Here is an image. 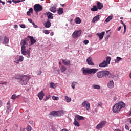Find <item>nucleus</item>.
<instances>
[{"mask_svg":"<svg viewBox=\"0 0 131 131\" xmlns=\"http://www.w3.org/2000/svg\"><path fill=\"white\" fill-rule=\"evenodd\" d=\"M28 42H30L29 38H26L20 41L21 47V52L22 55L24 56H26L27 55V58H30V48L29 50H26V46L28 45Z\"/></svg>","mask_w":131,"mask_h":131,"instance_id":"obj_1","label":"nucleus"},{"mask_svg":"<svg viewBox=\"0 0 131 131\" xmlns=\"http://www.w3.org/2000/svg\"><path fill=\"white\" fill-rule=\"evenodd\" d=\"M125 107V103L123 102H119L118 103L115 104L113 107V112L114 113H119L120 110L122 108Z\"/></svg>","mask_w":131,"mask_h":131,"instance_id":"obj_2","label":"nucleus"},{"mask_svg":"<svg viewBox=\"0 0 131 131\" xmlns=\"http://www.w3.org/2000/svg\"><path fill=\"white\" fill-rule=\"evenodd\" d=\"M98 70H99L98 69L82 68V71L84 75H86V74H95Z\"/></svg>","mask_w":131,"mask_h":131,"instance_id":"obj_3","label":"nucleus"},{"mask_svg":"<svg viewBox=\"0 0 131 131\" xmlns=\"http://www.w3.org/2000/svg\"><path fill=\"white\" fill-rule=\"evenodd\" d=\"M110 74V72L109 71H101L97 73V76L98 78H103L104 77H107V76H109Z\"/></svg>","mask_w":131,"mask_h":131,"instance_id":"obj_4","label":"nucleus"},{"mask_svg":"<svg viewBox=\"0 0 131 131\" xmlns=\"http://www.w3.org/2000/svg\"><path fill=\"white\" fill-rule=\"evenodd\" d=\"M19 78L20 79V83L22 85H26L29 80V77L27 75L20 76Z\"/></svg>","mask_w":131,"mask_h":131,"instance_id":"obj_5","label":"nucleus"},{"mask_svg":"<svg viewBox=\"0 0 131 131\" xmlns=\"http://www.w3.org/2000/svg\"><path fill=\"white\" fill-rule=\"evenodd\" d=\"M34 10L36 13L40 12L42 11V6L40 4H36L34 6Z\"/></svg>","mask_w":131,"mask_h":131,"instance_id":"obj_6","label":"nucleus"},{"mask_svg":"<svg viewBox=\"0 0 131 131\" xmlns=\"http://www.w3.org/2000/svg\"><path fill=\"white\" fill-rule=\"evenodd\" d=\"M107 124V121H102L100 122L97 126L96 128L97 129H100V128H103L105 125Z\"/></svg>","mask_w":131,"mask_h":131,"instance_id":"obj_7","label":"nucleus"},{"mask_svg":"<svg viewBox=\"0 0 131 131\" xmlns=\"http://www.w3.org/2000/svg\"><path fill=\"white\" fill-rule=\"evenodd\" d=\"M15 60L14 61V63H17V64H19V62H23L24 60V58L23 56H17L15 57Z\"/></svg>","mask_w":131,"mask_h":131,"instance_id":"obj_8","label":"nucleus"},{"mask_svg":"<svg viewBox=\"0 0 131 131\" xmlns=\"http://www.w3.org/2000/svg\"><path fill=\"white\" fill-rule=\"evenodd\" d=\"M81 30L79 31H76L72 34V36L73 38H76V37H79L81 34Z\"/></svg>","mask_w":131,"mask_h":131,"instance_id":"obj_9","label":"nucleus"},{"mask_svg":"<svg viewBox=\"0 0 131 131\" xmlns=\"http://www.w3.org/2000/svg\"><path fill=\"white\" fill-rule=\"evenodd\" d=\"M82 106L83 107H85V108L86 109V110H90V103L85 101L82 103Z\"/></svg>","mask_w":131,"mask_h":131,"instance_id":"obj_10","label":"nucleus"},{"mask_svg":"<svg viewBox=\"0 0 131 131\" xmlns=\"http://www.w3.org/2000/svg\"><path fill=\"white\" fill-rule=\"evenodd\" d=\"M107 86L108 89H113L114 88V82L111 80L107 83Z\"/></svg>","mask_w":131,"mask_h":131,"instance_id":"obj_11","label":"nucleus"},{"mask_svg":"<svg viewBox=\"0 0 131 131\" xmlns=\"http://www.w3.org/2000/svg\"><path fill=\"white\" fill-rule=\"evenodd\" d=\"M28 38L30 39L31 43L30 44V46H32V45H34V43L36 42V40H35L33 36H29Z\"/></svg>","mask_w":131,"mask_h":131,"instance_id":"obj_12","label":"nucleus"},{"mask_svg":"<svg viewBox=\"0 0 131 131\" xmlns=\"http://www.w3.org/2000/svg\"><path fill=\"white\" fill-rule=\"evenodd\" d=\"M97 36H99L100 40H102L104 37V35H105V32H102L101 33H97L96 34Z\"/></svg>","mask_w":131,"mask_h":131,"instance_id":"obj_13","label":"nucleus"},{"mask_svg":"<svg viewBox=\"0 0 131 131\" xmlns=\"http://www.w3.org/2000/svg\"><path fill=\"white\" fill-rule=\"evenodd\" d=\"M45 15L47 16L48 19H54V16H53V14L50 12H47L45 13Z\"/></svg>","mask_w":131,"mask_h":131,"instance_id":"obj_14","label":"nucleus"},{"mask_svg":"<svg viewBox=\"0 0 131 131\" xmlns=\"http://www.w3.org/2000/svg\"><path fill=\"white\" fill-rule=\"evenodd\" d=\"M62 61V63L66 66H69L70 65V60L68 59H61Z\"/></svg>","mask_w":131,"mask_h":131,"instance_id":"obj_15","label":"nucleus"},{"mask_svg":"<svg viewBox=\"0 0 131 131\" xmlns=\"http://www.w3.org/2000/svg\"><path fill=\"white\" fill-rule=\"evenodd\" d=\"M86 62H87L88 65H90V66H94L95 65L94 62H93V61H92V58L91 57H89L86 59Z\"/></svg>","mask_w":131,"mask_h":131,"instance_id":"obj_16","label":"nucleus"},{"mask_svg":"<svg viewBox=\"0 0 131 131\" xmlns=\"http://www.w3.org/2000/svg\"><path fill=\"white\" fill-rule=\"evenodd\" d=\"M38 97L39 100H42L43 99V97H45V93H43V91H41L38 94Z\"/></svg>","mask_w":131,"mask_h":131,"instance_id":"obj_17","label":"nucleus"},{"mask_svg":"<svg viewBox=\"0 0 131 131\" xmlns=\"http://www.w3.org/2000/svg\"><path fill=\"white\" fill-rule=\"evenodd\" d=\"M99 67L100 68H104V67H108V64L106 62V60L103 61L102 62L100 63L99 65Z\"/></svg>","mask_w":131,"mask_h":131,"instance_id":"obj_18","label":"nucleus"},{"mask_svg":"<svg viewBox=\"0 0 131 131\" xmlns=\"http://www.w3.org/2000/svg\"><path fill=\"white\" fill-rule=\"evenodd\" d=\"M97 9L99 10H102L103 9V7H104V5H103V4L101 3V2H98L97 3Z\"/></svg>","mask_w":131,"mask_h":131,"instance_id":"obj_19","label":"nucleus"},{"mask_svg":"<svg viewBox=\"0 0 131 131\" xmlns=\"http://www.w3.org/2000/svg\"><path fill=\"white\" fill-rule=\"evenodd\" d=\"M100 20V15H98L94 17L92 19L93 23H95V22H97V21H99Z\"/></svg>","mask_w":131,"mask_h":131,"instance_id":"obj_20","label":"nucleus"},{"mask_svg":"<svg viewBox=\"0 0 131 131\" xmlns=\"http://www.w3.org/2000/svg\"><path fill=\"white\" fill-rule=\"evenodd\" d=\"M45 26L46 28H50V27H51V22L49 19H47V21L45 23Z\"/></svg>","mask_w":131,"mask_h":131,"instance_id":"obj_21","label":"nucleus"},{"mask_svg":"<svg viewBox=\"0 0 131 131\" xmlns=\"http://www.w3.org/2000/svg\"><path fill=\"white\" fill-rule=\"evenodd\" d=\"M65 113V111L64 110L57 111V116H61Z\"/></svg>","mask_w":131,"mask_h":131,"instance_id":"obj_22","label":"nucleus"},{"mask_svg":"<svg viewBox=\"0 0 131 131\" xmlns=\"http://www.w3.org/2000/svg\"><path fill=\"white\" fill-rule=\"evenodd\" d=\"M74 22L76 23V24H80L81 23V20L79 17H77L74 19Z\"/></svg>","mask_w":131,"mask_h":131,"instance_id":"obj_23","label":"nucleus"},{"mask_svg":"<svg viewBox=\"0 0 131 131\" xmlns=\"http://www.w3.org/2000/svg\"><path fill=\"white\" fill-rule=\"evenodd\" d=\"M9 38H8L7 36H5L4 37L3 43L4 45L6 43H8V42H9Z\"/></svg>","mask_w":131,"mask_h":131,"instance_id":"obj_24","label":"nucleus"},{"mask_svg":"<svg viewBox=\"0 0 131 131\" xmlns=\"http://www.w3.org/2000/svg\"><path fill=\"white\" fill-rule=\"evenodd\" d=\"M58 15H62L64 13V9L62 8H59L58 10Z\"/></svg>","mask_w":131,"mask_h":131,"instance_id":"obj_25","label":"nucleus"},{"mask_svg":"<svg viewBox=\"0 0 131 131\" xmlns=\"http://www.w3.org/2000/svg\"><path fill=\"white\" fill-rule=\"evenodd\" d=\"M75 117L78 120H83V119H84V117L79 115L75 116Z\"/></svg>","mask_w":131,"mask_h":131,"instance_id":"obj_26","label":"nucleus"},{"mask_svg":"<svg viewBox=\"0 0 131 131\" xmlns=\"http://www.w3.org/2000/svg\"><path fill=\"white\" fill-rule=\"evenodd\" d=\"M120 23H121V24H122V25H123L124 26V33L123 34H124L126 31V25L124 24V23H123V21L122 20L120 21Z\"/></svg>","mask_w":131,"mask_h":131,"instance_id":"obj_27","label":"nucleus"},{"mask_svg":"<svg viewBox=\"0 0 131 131\" xmlns=\"http://www.w3.org/2000/svg\"><path fill=\"white\" fill-rule=\"evenodd\" d=\"M122 60V58L120 57H117L116 59L115 60V62L116 64H118L119 63V61H121Z\"/></svg>","mask_w":131,"mask_h":131,"instance_id":"obj_28","label":"nucleus"},{"mask_svg":"<svg viewBox=\"0 0 131 131\" xmlns=\"http://www.w3.org/2000/svg\"><path fill=\"white\" fill-rule=\"evenodd\" d=\"M112 19H113V17L110 15L105 19V22H106V23L110 22V21H111Z\"/></svg>","mask_w":131,"mask_h":131,"instance_id":"obj_29","label":"nucleus"},{"mask_svg":"<svg viewBox=\"0 0 131 131\" xmlns=\"http://www.w3.org/2000/svg\"><path fill=\"white\" fill-rule=\"evenodd\" d=\"M91 10L92 11V12H97V11H98V8H97V6L94 5Z\"/></svg>","mask_w":131,"mask_h":131,"instance_id":"obj_30","label":"nucleus"},{"mask_svg":"<svg viewBox=\"0 0 131 131\" xmlns=\"http://www.w3.org/2000/svg\"><path fill=\"white\" fill-rule=\"evenodd\" d=\"M110 61H111V57L108 56L106 58V63H107V65L110 64Z\"/></svg>","mask_w":131,"mask_h":131,"instance_id":"obj_31","label":"nucleus"},{"mask_svg":"<svg viewBox=\"0 0 131 131\" xmlns=\"http://www.w3.org/2000/svg\"><path fill=\"white\" fill-rule=\"evenodd\" d=\"M51 114L53 116H58V112L57 111H53L51 112Z\"/></svg>","mask_w":131,"mask_h":131,"instance_id":"obj_32","label":"nucleus"},{"mask_svg":"<svg viewBox=\"0 0 131 131\" xmlns=\"http://www.w3.org/2000/svg\"><path fill=\"white\" fill-rule=\"evenodd\" d=\"M67 69V68H66V67L65 66H62L60 70H61V72L63 73V72H65V71H66Z\"/></svg>","mask_w":131,"mask_h":131,"instance_id":"obj_33","label":"nucleus"},{"mask_svg":"<svg viewBox=\"0 0 131 131\" xmlns=\"http://www.w3.org/2000/svg\"><path fill=\"white\" fill-rule=\"evenodd\" d=\"M73 124L75 125V126H79V123L76 121V119H74V121L73 122Z\"/></svg>","mask_w":131,"mask_h":131,"instance_id":"obj_34","label":"nucleus"},{"mask_svg":"<svg viewBox=\"0 0 131 131\" xmlns=\"http://www.w3.org/2000/svg\"><path fill=\"white\" fill-rule=\"evenodd\" d=\"M93 89H96V90H100L101 86L99 85L94 84L93 86Z\"/></svg>","mask_w":131,"mask_h":131,"instance_id":"obj_35","label":"nucleus"},{"mask_svg":"<svg viewBox=\"0 0 131 131\" xmlns=\"http://www.w3.org/2000/svg\"><path fill=\"white\" fill-rule=\"evenodd\" d=\"M50 87L52 89H56V84L53 82L50 83Z\"/></svg>","mask_w":131,"mask_h":131,"instance_id":"obj_36","label":"nucleus"},{"mask_svg":"<svg viewBox=\"0 0 131 131\" xmlns=\"http://www.w3.org/2000/svg\"><path fill=\"white\" fill-rule=\"evenodd\" d=\"M65 99L66 100V102H67L68 103H70V102H71V98L68 97V96H65Z\"/></svg>","mask_w":131,"mask_h":131,"instance_id":"obj_37","label":"nucleus"},{"mask_svg":"<svg viewBox=\"0 0 131 131\" xmlns=\"http://www.w3.org/2000/svg\"><path fill=\"white\" fill-rule=\"evenodd\" d=\"M50 12H52V13H56V8L51 7L50 8Z\"/></svg>","mask_w":131,"mask_h":131,"instance_id":"obj_38","label":"nucleus"},{"mask_svg":"<svg viewBox=\"0 0 131 131\" xmlns=\"http://www.w3.org/2000/svg\"><path fill=\"white\" fill-rule=\"evenodd\" d=\"M18 97H19V95L17 96L16 95V94H13L11 96V99L12 100H16V99H17V98H18Z\"/></svg>","mask_w":131,"mask_h":131,"instance_id":"obj_39","label":"nucleus"},{"mask_svg":"<svg viewBox=\"0 0 131 131\" xmlns=\"http://www.w3.org/2000/svg\"><path fill=\"white\" fill-rule=\"evenodd\" d=\"M75 84H77V82H73L71 86L73 90L75 89Z\"/></svg>","mask_w":131,"mask_h":131,"instance_id":"obj_40","label":"nucleus"},{"mask_svg":"<svg viewBox=\"0 0 131 131\" xmlns=\"http://www.w3.org/2000/svg\"><path fill=\"white\" fill-rule=\"evenodd\" d=\"M26 129L27 131H31L32 130V128L31 127V126L28 125Z\"/></svg>","mask_w":131,"mask_h":131,"instance_id":"obj_41","label":"nucleus"},{"mask_svg":"<svg viewBox=\"0 0 131 131\" xmlns=\"http://www.w3.org/2000/svg\"><path fill=\"white\" fill-rule=\"evenodd\" d=\"M52 99H53V100H55V101H58V100H59V97H56V96L53 95L52 96Z\"/></svg>","mask_w":131,"mask_h":131,"instance_id":"obj_42","label":"nucleus"},{"mask_svg":"<svg viewBox=\"0 0 131 131\" xmlns=\"http://www.w3.org/2000/svg\"><path fill=\"white\" fill-rule=\"evenodd\" d=\"M43 33H45V34H50V32L48 30H44L43 31Z\"/></svg>","mask_w":131,"mask_h":131,"instance_id":"obj_43","label":"nucleus"},{"mask_svg":"<svg viewBox=\"0 0 131 131\" xmlns=\"http://www.w3.org/2000/svg\"><path fill=\"white\" fill-rule=\"evenodd\" d=\"M109 78L114 79L115 77V75H114L113 74H109Z\"/></svg>","mask_w":131,"mask_h":131,"instance_id":"obj_44","label":"nucleus"},{"mask_svg":"<svg viewBox=\"0 0 131 131\" xmlns=\"http://www.w3.org/2000/svg\"><path fill=\"white\" fill-rule=\"evenodd\" d=\"M50 99V95L49 96H46V99H44L45 101H47V100H49Z\"/></svg>","mask_w":131,"mask_h":131,"instance_id":"obj_45","label":"nucleus"},{"mask_svg":"<svg viewBox=\"0 0 131 131\" xmlns=\"http://www.w3.org/2000/svg\"><path fill=\"white\" fill-rule=\"evenodd\" d=\"M83 43H84V45H88V43H89V40H84Z\"/></svg>","mask_w":131,"mask_h":131,"instance_id":"obj_46","label":"nucleus"},{"mask_svg":"<svg viewBox=\"0 0 131 131\" xmlns=\"http://www.w3.org/2000/svg\"><path fill=\"white\" fill-rule=\"evenodd\" d=\"M29 12L30 13H33V9H32V8H30V9H29Z\"/></svg>","mask_w":131,"mask_h":131,"instance_id":"obj_47","label":"nucleus"},{"mask_svg":"<svg viewBox=\"0 0 131 131\" xmlns=\"http://www.w3.org/2000/svg\"><path fill=\"white\" fill-rule=\"evenodd\" d=\"M125 129H127V130H129V127L128 125H125Z\"/></svg>","mask_w":131,"mask_h":131,"instance_id":"obj_48","label":"nucleus"},{"mask_svg":"<svg viewBox=\"0 0 131 131\" xmlns=\"http://www.w3.org/2000/svg\"><path fill=\"white\" fill-rule=\"evenodd\" d=\"M7 82H4L2 83H0V84H2V85H7Z\"/></svg>","mask_w":131,"mask_h":131,"instance_id":"obj_49","label":"nucleus"},{"mask_svg":"<svg viewBox=\"0 0 131 131\" xmlns=\"http://www.w3.org/2000/svg\"><path fill=\"white\" fill-rule=\"evenodd\" d=\"M20 27H21V28H25L26 27H25V25L24 24H22L20 26Z\"/></svg>","mask_w":131,"mask_h":131,"instance_id":"obj_50","label":"nucleus"},{"mask_svg":"<svg viewBox=\"0 0 131 131\" xmlns=\"http://www.w3.org/2000/svg\"><path fill=\"white\" fill-rule=\"evenodd\" d=\"M102 105H103V103H102L101 102H99L98 103V107H101Z\"/></svg>","mask_w":131,"mask_h":131,"instance_id":"obj_51","label":"nucleus"},{"mask_svg":"<svg viewBox=\"0 0 131 131\" xmlns=\"http://www.w3.org/2000/svg\"><path fill=\"white\" fill-rule=\"evenodd\" d=\"M31 12L28 11V12H27V15L28 16H31Z\"/></svg>","mask_w":131,"mask_h":131,"instance_id":"obj_52","label":"nucleus"},{"mask_svg":"<svg viewBox=\"0 0 131 131\" xmlns=\"http://www.w3.org/2000/svg\"><path fill=\"white\" fill-rule=\"evenodd\" d=\"M29 22H30V23H32L33 21H32V19L29 18L28 19Z\"/></svg>","mask_w":131,"mask_h":131,"instance_id":"obj_53","label":"nucleus"},{"mask_svg":"<svg viewBox=\"0 0 131 131\" xmlns=\"http://www.w3.org/2000/svg\"><path fill=\"white\" fill-rule=\"evenodd\" d=\"M10 108H11V105H8L7 106V110H9Z\"/></svg>","mask_w":131,"mask_h":131,"instance_id":"obj_54","label":"nucleus"},{"mask_svg":"<svg viewBox=\"0 0 131 131\" xmlns=\"http://www.w3.org/2000/svg\"><path fill=\"white\" fill-rule=\"evenodd\" d=\"M0 3H1L2 5H5L6 4L5 2H3L2 0H0Z\"/></svg>","mask_w":131,"mask_h":131,"instance_id":"obj_55","label":"nucleus"},{"mask_svg":"<svg viewBox=\"0 0 131 131\" xmlns=\"http://www.w3.org/2000/svg\"><path fill=\"white\" fill-rule=\"evenodd\" d=\"M37 75H40L41 74V71H40L37 73Z\"/></svg>","mask_w":131,"mask_h":131,"instance_id":"obj_56","label":"nucleus"},{"mask_svg":"<svg viewBox=\"0 0 131 131\" xmlns=\"http://www.w3.org/2000/svg\"><path fill=\"white\" fill-rule=\"evenodd\" d=\"M21 2H22V1L16 0V1L15 2V4H17V3H21Z\"/></svg>","mask_w":131,"mask_h":131,"instance_id":"obj_57","label":"nucleus"},{"mask_svg":"<svg viewBox=\"0 0 131 131\" xmlns=\"http://www.w3.org/2000/svg\"><path fill=\"white\" fill-rule=\"evenodd\" d=\"M109 37H110V35H107L106 36V39H108V38H109Z\"/></svg>","mask_w":131,"mask_h":131,"instance_id":"obj_58","label":"nucleus"},{"mask_svg":"<svg viewBox=\"0 0 131 131\" xmlns=\"http://www.w3.org/2000/svg\"><path fill=\"white\" fill-rule=\"evenodd\" d=\"M7 105H8V106H10L11 103H10V101H8V102L7 103Z\"/></svg>","mask_w":131,"mask_h":131,"instance_id":"obj_59","label":"nucleus"},{"mask_svg":"<svg viewBox=\"0 0 131 131\" xmlns=\"http://www.w3.org/2000/svg\"><path fill=\"white\" fill-rule=\"evenodd\" d=\"M20 131H25V128H21Z\"/></svg>","mask_w":131,"mask_h":131,"instance_id":"obj_60","label":"nucleus"},{"mask_svg":"<svg viewBox=\"0 0 131 131\" xmlns=\"http://www.w3.org/2000/svg\"><path fill=\"white\" fill-rule=\"evenodd\" d=\"M61 131H68L67 129H62Z\"/></svg>","mask_w":131,"mask_h":131,"instance_id":"obj_61","label":"nucleus"},{"mask_svg":"<svg viewBox=\"0 0 131 131\" xmlns=\"http://www.w3.org/2000/svg\"><path fill=\"white\" fill-rule=\"evenodd\" d=\"M14 27V28H18V25H15Z\"/></svg>","mask_w":131,"mask_h":131,"instance_id":"obj_62","label":"nucleus"},{"mask_svg":"<svg viewBox=\"0 0 131 131\" xmlns=\"http://www.w3.org/2000/svg\"><path fill=\"white\" fill-rule=\"evenodd\" d=\"M120 29H121V27H119L118 28V31H120Z\"/></svg>","mask_w":131,"mask_h":131,"instance_id":"obj_63","label":"nucleus"},{"mask_svg":"<svg viewBox=\"0 0 131 131\" xmlns=\"http://www.w3.org/2000/svg\"><path fill=\"white\" fill-rule=\"evenodd\" d=\"M115 131H121V130H119V129H116Z\"/></svg>","mask_w":131,"mask_h":131,"instance_id":"obj_64","label":"nucleus"}]
</instances>
